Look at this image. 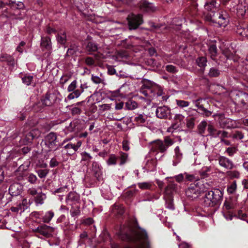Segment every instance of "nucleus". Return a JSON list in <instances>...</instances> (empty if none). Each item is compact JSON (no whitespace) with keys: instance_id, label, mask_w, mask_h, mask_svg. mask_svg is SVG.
<instances>
[{"instance_id":"nucleus-1","label":"nucleus","mask_w":248,"mask_h":248,"mask_svg":"<svg viewBox=\"0 0 248 248\" xmlns=\"http://www.w3.org/2000/svg\"><path fill=\"white\" fill-rule=\"evenodd\" d=\"M119 235L122 240L133 243L135 248H150L147 232L138 225L123 227Z\"/></svg>"},{"instance_id":"nucleus-2","label":"nucleus","mask_w":248,"mask_h":248,"mask_svg":"<svg viewBox=\"0 0 248 248\" xmlns=\"http://www.w3.org/2000/svg\"><path fill=\"white\" fill-rule=\"evenodd\" d=\"M223 193L219 189H214L207 191L204 198L203 203L207 207H213L220 202Z\"/></svg>"},{"instance_id":"nucleus-3","label":"nucleus","mask_w":248,"mask_h":248,"mask_svg":"<svg viewBox=\"0 0 248 248\" xmlns=\"http://www.w3.org/2000/svg\"><path fill=\"white\" fill-rule=\"evenodd\" d=\"M229 15L225 11L208 14L205 16L206 21L217 24L220 27H226L229 22Z\"/></svg>"},{"instance_id":"nucleus-4","label":"nucleus","mask_w":248,"mask_h":248,"mask_svg":"<svg viewBox=\"0 0 248 248\" xmlns=\"http://www.w3.org/2000/svg\"><path fill=\"white\" fill-rule=\"evenodd\" d=\"M130 30L136 29L143 22L141 15L131 14L127 17Z\"/></svg>"},{"instance_id":"nucleus-5","label":"nucleus","mask_w":248,"mask_h":248,"mask_svg":"<svg viewBox=\"0 0 248 248\" xmlns=\"http://www.w3.org/2000/svg\"><path fill=\"white\" fill-rule=\"evenodd\" d=\"M219 4L217 2L216 0H204V8L208 13H204V16L208 14L215 13L217 9Z\"/></svg>"},{"instance_id":"nucleus-6","label":"nucleus","mask_w":248,"mask_h":248,"mask_svg":"<svg viewBox=\"0 0 248 248\" xmlns=\"http://www.w3.org/2000/svg\"><path fill=\"white\" fill-rule=\"evenodd\" d=\"M219 123L222 128H235L237 126L236 121L230 118L224 117L222 114L219 115Z\"/></svg>"},{"instance_id":"nucleus-7","label":"nucleus","mask_w":248,"mask_h":248,"mask_svg":"<svg viewBox=\"0 0 248 248\" xmlns=\"http://www.w3.org/2000/svg\"><path fill=\"white\" fill-rule=\"evenodd\" d=\"M150 148L153 152L164 153L166 151V146L164 145V142L159 140L151 142Z\"/></svg>"},{"instance_id":"nucleus-8","label":"nucleus","mask_w":248,"mask_h":248,"mask_svg":"<svg viewBox=\"0 0 248 248\" xmlns=\"http://www.w3.org/2000/svg\"><path fill=\"white\" fill-rule=\"evenodd\" d=\"M57 139L56 134L53 132H50L45 137V145L47 146L50 150H52L57 145Z\"/></svg>"},{"instance_id":"nucleus-9","label":"nucleus","mask_w":248,"mask_h":248,"mask_svg":"<svg viewBox=\"0 0 248 248\" xmlns=\"http://www.w3.org/2000/svg\"><path fill=\"white\" fill-rule=\"evenodd\" d=\"M156 116L160 119H167L170 116V110L166 107H158L155 111Z\"/></svg>"},{"instance_id":"nucleus-10","label":"nucleus","mask_w":248,"mask_h":248,"mask_svg":"<svg viewBox=\"0 0 248 248\" xmlns=\"http://www.w3.org/2000/svg\"><path fill=\"white\" fill-rule=\"evenodd\" d=\"M82 141L78 140L76 142H71L64 146L63 148L70 154H73L77 152L82 145Z\"/></svg>"},{"instance_id":"nucleus-11","label":"nucleus","mask_w":248,"mask_h":248,"mask_svg":"<svg viewBox=\"0 0 248 248\" xmlns=\"http://www.w3.org/2000/svg\"><path fill=\"white\" fill-rule=\"evenodd\" d=\"M236 13L238 16H244L248 10V4L246 0H240L236 6Z\"/></svg>"},{"instance_id":"nucleus-12","label":"nucleus","mask_w":248,"mask_h":248,"mask_svg":"<svg viewBox=\"0 0 248 248\" xmlns=\"http://www.w3.org/2000/svg\"><path fill=\"white\" fill-rule=\"evenodd\" d=\"M23 188V186L19 183H14L10 186L9 193L12 196H16L21 193Z\"/></svg>"},{"instance_id":"nucleus-13","label":"nucleus","mask_w":248,"mask_h":248,"mask_svg":"<svg viewBox=\"0 0 248 248\" xmlns=\"http://www.w3.org/2000/svg\"><path fill=\"white\" fill-rule=\"evenodd\" d=\"M218 160L219 165L226 169L232 170L234 167L232 161L225 156H221Z\"/></svg>"},{"instance_id":"nucleus-14","label":"nucleus","mask_w":248,"mask_h":248,"mask_svg":"<svg viewBox=\"0 0 248 248\" xmlns=\"http://www.w3.org/2000/svg\"><path fill=\"white\" fill-rule=\"evenodd\" d=\"M186 195L192 199L198 198L200 194L199 188L196 185L190 186L186 191Z\"/></svg>"},{"instance_id":"nucleus-15","label":"nucleus","mask_w":248,"mask_h":248,"mask_svg":"<svg viewBox=\"0 0 248 248\" xmlns=\"http://www.w3.org/2000/svg\"><path fill=\"white\" fill-rule=\"evenodd\" d=\"M56 96L53 93H46L44 99L41 100L44 106H51L53 105L56 100Z\"/></svg>"},{"instance_id":"nucleus-16","label":"nucleus","mask_w":248,"mask_h":248,"mask_svg":"<svg viewBox=\"0 0 248 248\" xmlns=\"http://www.w3.org/2000/svg\"><path fill=\"white\" fill-rule=\"evenodd\" d=\"M204 103H206V101L202 99H198L194 102L195 105L202 110L205 116H209L211 115V112L208 110L204 107Z\"/></svg>"},{"instance_id":"nucleus-17","label":"nucleus","mask_w":248,"mask_h":248,"mask_svg":"<svg viewBox=\"0 0 248 248\" xmlns=\"http://www.w3.org/2000/svg\"><path fill=\"white\" fill-rule=\"evenodd\" d=\"M236 32L242 37H248V26L244 23L239 24L236 27Z\"/></svg>"},{"instance_id":"nucleus-18","label":"nucleus","mask_w":248,"mask_h":248,"mask_svg":"<svg viewBox=\"0 0 248 248\" xmlns=\"http://www.w3.org/2000/svg\"><path fill=\"white\" fill-rule=\"evenodd\" d=\"M40 131L37 129H33L25 136V139L27 143L31 142L34 138L38 137L40 135Z\"/></svg>"},{"instance_id":"nucleus-19","label":"nucleus","mask_w":248,"mask_h":248,"mask_svg":"<svg viewBox=\"0 0 248 248\" xmlns=\"http://www.w3.org/2000/svg\"><path fill=\"white\" fill-rule=\"evenodd\" d=\"M139 7L143 11L151 12L154 10V7L152 3H149L145 0H142L139 2Z\"/></svg>"},{"instance_id":"nucleus-20","label":"nucleus","mask_w":248,"mask_h":248,"mask_svg":"<svg viewBox=\"0 0 248 248\" xmlns=\"http://www.w3.org/2000/svg\"><path fill=\"white\" fill-rule=\"evenodd\" d=\"M92 170L94 174V176L99 179L102 175V167L97 162H93L92 163Z\"/></svg>"},{"instance_id":"nucleus-21","label":"nucleus","mask_w":248,"mask_h":248,"mask_svg":"<svg viewBox=\"0 0 248 248\" xmlns=\"http://www.w3.org/2000/svg\"><path fill=\"white\" fill-rule=\"evenodd\" d=\"M34 77L30 74H26L22 78V82L27 86H34L35 82H34Z\"/></svg>"},{"instance_id":"nucleus-22","label":"nucleus","mask_w":248,"mask_h":248,"mask_svg":"<svg viewBox=\"0 0 248 248\" xmlns=\"http://www.w3.org/2000/svg\"><path fill=\"white\" fill-rule=\"evenodd\" d=\"M175 155L173 157L172 164L174 166H176L179 162H180L182 158V154L180 153V149L177 146L174 149Z\"/></svg>"},{"instance_id":"nucleus-23","label":"nucleus","mask_w":248,"mask_h":248,"mask_svg":"<svg viewBox=\"0 0 248 248\" xmlns=\"http://www.w3.org/2000/svg\"><path fill=\"white\" fill-rule=\"evenodd\" d=\"M41 46L42 47L45 48L47 50H51L52 48L51 42L50 37H42Z\"/></svg>"},{"instance_id":"nucleus-24","label":"nucleus","mask_w":248,"mask_h":248,"mask_svg":"<svg viewBox=\"0 0 248 248\" xmlns=\"http://www.w3.org/2000/svg\"><path fill=\"white\" fill-rule=\"evenodd\" d=\"M0 61L5 62L9 65L14 66L15 60L14 58L7 54H2L0 57Z\"/></svg>"},{"instance_id":"nucleus-25","label":"nucleus","mask_w":248,"mask_h":248,"mask_svg":"<svg viewBox=\"0 0 248 248\" xmlns=\"http://www.w3.org/2000/svg\"><path fill=\"white\" fill-rule=\"evenodd\" d=\"M209 53L213 60H215L217 52L216 45L214 43H211L208 47Z\"/></svg>"},{"instance_id":"nucleus-26","label":"nucleus","mask_w":248,"mask_h":248,"mask_svg":"<svg viewBox=\"0 0 248 248\" xmlns=\"http://www.w3.org/2000/svg\"><path fill=\"white\" fill-rule=\"evenodd\" d=\"M147 119V116L143 114H140L135 117L134 122L138 125H141L144 124Z\"/></svg>"},{"instance_id":"nucleus-27","label":"nucleus","mask_w":248,"mask_h":248,"mask_svg":"<svg viewBox=\"0 0 248 248\" xmlns=\"http://www.w3.org/2000/svg\"><path fill=\"white\" fill-rule=\"evenodd\" d=\"M51 230H54V229L47 225H42L41 226V229H40L39 233L46 236L49 234V232H51Z\"/></svg>"},{"instance_id":"nucleus-28","label":"nucleus","mask_w":248,"mask_h":248,"mask_svg":"<svg viewBox=\"0 0 248 248\" xmlns=\"http://www.w3.org/2000/svg\"><path fill=\"white\" fill-rule=\"evenodd\" d=\"M34 198L35 202L37 204H42L44 203V201L46 198V196L42 192H39Z\"/></svg>"},{"instance_id":"nucleus-29","label":"nucleus","mask_w":248,"mask_h":248,"mask_svg":"<svg viewBox=\"0 0 248 248\" xmlns=\"http://www.w3.org/2000/svg\"><path fill=\"white\" fill-rule=\"evenodd\" d=\"M86 50L90 53L95 52L98 49V46L96 44L89 42L86 46Z\"/></svg>"},{"instance_id":"nucleus-30","label":"nucleus","mask_w":248,"mask_h":248,"mask_svg":"<svg viewBox=\"0 0 248 248\" xmlns=\"http://www.w3.org/2000/svg\"><path fill=\"white\" fill-rule=\"evenodd\" d=\"M54 216V213L52 211H49L46 212L42 217L43 221L45 223L49 222Z\"/></svg>"},{"instance_id":"nucleus-31","label":"nucleus","mask_w":248,"mask_h":248,"mask_svg":"<svg viewBox=\"0 0 248 248\" xmlns=\"http://www.w3.org/2000/svg\"><path fill=\"white\" fill-rule=\"evenodd\" d=\"M226 176L231 179L239 178L240 176V173L236 170H229L226 172Z\"/></svg>"},{"instance_id":"nucleus-32","label":"nucleus","mask_w":248,"mask_h":248,"mask_svg":"<svg viewBox=\"0 0 248 248\" xmlns=\"http://www.w3.org/2000/svg\"><path fill=\"white\" fill-rule=\"evenodd\" d=\"M56 39L58 43L62 45L65 44L66 41V36L64 32H61L56 36Z\"/></svg>"},{"instance_id":"nucleus-33","label":"nucleus","mask_w":248,"mask_h":248,"mask_svg":"<svg viewBox=\"0 0 248 248\" xmlns=\"http://www.w3.org/2000/svg\"><path fill=\"white\" fill-rule=\"evenodd\" d=\"M112 211L115 214L122 215L124 213V207L122 205H115L112 208Z\"/></svg>"},{"instance_id":"nucleus-34","label":"nucleus","mask_w":248,"mask_h":248,"mask_svg":"<svg viewBox=\"0 0 248 248\" xmlns=\"http://www.w3.org/2000/svg\"><path fill=\"white\" fill-rule=\"evenodd\" d=\"M78 199V196L75 192H70L67 195L66 200L67 202H69L77 201Z\"/></svg>"},{"instance_id":"nucleus-35","label":"nucleus","mask_w":248,"mask_h":248,"mask_svg":"<svg viewBox=\"0 0 248 248\" xmlns=\"http://www.w3.org/2000/svg\"><path fill=\"white\" fill-rule=\"evenodd\" d=\"M196 62L199 67L204 68L206 66L207 59L204 57H200L197 59Z\"/></svg>"},{"instance_id":"nucleus-36","label":"nucleus","mask_w":248,"mask_h":248,"mask_svg":"<svg viewBox=\"0 0 248 248\" xmlns=\"http://www.w3.org/2000/svg\"><path fill=\"white\" fill-rule=\"evenodd\" d=\"M117 157L113 154L109 155L108 159L107 160V164L108 165H116L117 161Z\"/></svg>"},{"instance_id":"nucleus-37","label":"nucleus","mask_w":248,"mask_h":248,"mask_svg":"<svg viewBox=\"0 0 248 248\" xmlns=\"http://www.w3.org/2000/svg\"><path fill=\"white\" fill-rule=\"evenodd\" d=\"M237 187L236 181H233L227 187V191L230 194H232L235 192Z\"/></svg>"},{"instance_id":"nucleus-38","label":"nucleus","mask_w":248,"mask_h":248,"mask_svg":"<svg viewBox=\"0 0 248 248\" xmlns=\"http://www.w3.org/2000/svg\"><path fill=\"white\" fill-rule=\"evenodd\" d=\"M138 186L141 189H149L152 186L151 182H142L138 184Z\"/></svg>"},{"instance_id":"nucleus-39","label":"nucleus","mask_w":248,"mask_h":248,"mask_svg":"<svg viewBox=\"0 0 248 248\" xmlns=\"http://www.w3.org/2000/svg\"><path fill=\"white\" fill-rule=\"evenodd\" d=\"M207 124L206 121H202L198 126V129L199 132L201 134H203L204 133L205 129Z\"/></svg>"},{"instance_id":"nucleus-40","label":"nucleus","mask_w":248,"mask_h":248,"mask_svg":"<svg viewBox=\"0 0 248 248\" xmlns=\"http://www.w3.org/2000/svg\"><path fill=\"white\" fill-rule=\"evenodd\" d=\"M177 105L181 108L187 107L189 105V102L183 100H176Z\"/></svg>"},{"instance_id":"nucleus-41","label":"nucleus","mask_w":248,"mask_h":248,"mask_svg":"<svg viewBox=\"0 0 248 248\" xmlns=\"http://www.w3.org/2000/svg\"><path fill=\"white\" fill-rule=\"evenodd\" d=\"M82 161H86L88 163L90 162L91 160L93 158V157L90 155V154L84 152L81 154Z\"/></svg>"},{"instance_id":"nucleus-42","label":"nucleus","mask_w":248,"mask_h":248,"mask_svg":"<svg viewBox=\"0 0 248 248\" xmlns=\"http://www.w3.org/2000/svg\"><path fill=\"white\" fill-rule=\"evenodd\" d=\"M31 203H32V202L30 200L24 199L23 200L22 202L21 203H19V205H22V210L25 211V210L28 208L29 205L31 204Z\"/></svg>"},{"instance_id":"nucleus-43","label":"nucleus","mask_w":248,"mask_h":248,"mask_svg":"<svg viewBox=\"0 0 248 248\" xmlns=\"http://www.w3.org/2000/svg\"><path fill=\"white\" fill-rule=\"evenodd\" d=\"M80 95V92L78 90H75L67 96V98L69 100L73 99L75 98H78Z\"/></svg>"},{"instance_id":"nucleus-44","label":"nucleus","mask_w":248,"mask_h":248,"mask_svg":"<svg viewBox=\"0 0 248 248\" xmlns=\"http://www.w3.org/2000/svg\"><path fill=\"white\" fill-rule=\"evenodd\" d=\"M127 158L128 155L126 153H121L120 155V159L121 160L120 165H122L124 164L127 161Z\"/></svg>"},{"instance_id":"nucleus-45","label":"nucleus","mask_w":248,"mask_h":248,"mask_svg":"<svg viewBox=\"0 0 248 248\" xmlns=\"http://www.w3.org/2000/svg\"><path fill=\"white\" fill-rule=\"evenodd\" d=\"M166 70L168 72L171 73H176L178 72V69L176 67L172 65H167L166 66Z\"/></svg>"},{"instance_id":"nucleus-46","label":"nucleus","mask_w":248,"mask_h":248,"mask_svg":"<svg viewBox=\"0 0 248 248\" xmlns=\"http://www.w3.org/2000/svg\"><path fill=\"white\" fill-rule=\"evenodd\" d=\"M37 178L36 176L33 173H30L28 177V181L31 184H34L36 183Z\"/></svg>"},{"instance_id":"nucleus-47","label":"nucleus","mask_w":248,"mask_h":248,"mask_svg":"<svg viewBox=\"0 0 248 248\" xmlns=\"http://www.w3.org/2000/svg\"><path fill=\"white\" fill-rule=\"evenodd\" d=\"M219 74L220 72L219 70L214 68H211L209 72V75L212 77H217L219 76Z\"/></svg>"},{"instance_id":"nucleus-48","label":"nucleus","mask_w":248,"mask_h":248,"mask_svg":"<svg viewBox=\"0 0 248 248\" xmlns=\"http://www.w3.org/2000/svg\"><path fill=\"white\" fill-rule=\"evenodd\" d=\"M77 80H75L73 81L71 84L68 86L67 88V91L68 92H73L76 90L77 87Z\"/></svg>"},{"instance_id":"nucleus-49","label":"nucleus","mask_w":248,"mask_h":248,"mask_svg":"<svg viewBox=\"0 0 248 248\" xmlns=\"http://www.w3.org/2000/svg\"><path fill=\"white\" fill-rule=\"evenodd\" d=\"M43 104L42 101H39L33 106V109L35 111H40L42 109Z\"/></svg>"},{"instance_id":"nucleus-50","label":"nucleus","mask_w":248,"mask_h":248,"mask_svg":"<svg viewBox=\"0 0 248 248\" xmlns=\"http://www.w3.org/2000/svg\"><path fill=\"white\" fill-rule=\"evenodd\" d=\"M236 148L235 147H228L226 149V152L229 156H232L236 152Z\"/></svg>"},{"instance_id":"nucleus-51","label":"nucleus","mask_w":248,"mask_h":248,"mask_svg":"<svg viewBox=\"0 0 248 248\" xmlns=\"http://www.w3.org/2000/svg\"><path fill=\"white\" fill-rule=\"evenodd\" d=\"M48 173V171L47 170H40L37 171L38 175L41 178L46 177Z\"/></svg>"},{"instance_id":"nucleus-52","label":"nucleus","mask_w":248,"mask_h":248,"mask_svg":"<svg viewBox=\"0 0 248 248\" xmlns=\"http://www.w3.org/2000/svg\"><path fill=\"white\" fill-rule=\"evenodd\" d=\"M71 113L72 115H77L81 113V109L78 107L76 106H73L71 109Z\"/></svg>"},{"instance_id":"nucleus-53","label":"nucleus","mask_w":248,"mask_h":248,"mask_svg":"<svg viewBox=\"0 0 248 248\" xmlns=\"http://www.w3.org/2000/svg\"><path fill=\"white\" fill-rule=\"evenodd\" d=\"M92 80L95 84L101 83L103 81V79L101 78L93 75L92 76Z\"/></svg>"},{"instance_id":"nucleus-54","label":"nucleus","mask_w":248,"mask_h":248,"mask_svg":"<svg viewBox=\"0 0 248 248\" xmlns=\"http://www.w3.org/2000/svg\"><path fill=\"white\" fill-rule=\"evenodd\" d=\"M164 144L165 146H166L167 150L169 146L172 145L173 144V141L169 137H167L164 139Z\"/></svg>"},{"instance_id":"nucleus-55","label":"nucleus","mask_w":248,"mask_h":248,"mask_svg":"<svg viewBox=\"0 0 248 248\" xmlns=\"http://www.w3.org/2000/svg\"><path fill=\"white\" fill-rule=\"evenodd\" d=\"M28 193L29 195H31L34 197L39 193L37 189L35 187L30 188L28 190Z\"/></svg>"},{"instance_id":"nucleus-56","label":"nucleus","mask_w":248,"mask_h":248,"mask_svg":"<svg viewBox=\"0 0 248 248\" xmlns=\"http://www.w3.org/2000/svg\"><path fill=\"white\" fill-rule=\"evenodd\" d=\"M238 217L241 219L247 220L248 222V217L245 213H243L242 211H239L238 213Z\"/></svg>"},{"instance_id":"nucleus-57","label":"nucleus","mask_w":248,"mask_h":248,"mask_svg":"<svg viewBox=\"0 0 248 248\" xmlns=\"http://www.w3.org/2000/svg\"><path fill=\"white\" fill-rule=\"evenodd\" d=\"M70 214L72 217H74L78 216L80 213L79 208H72L70 210Z\"/></svg>"},{"instance_id":"nucleus-58","label":"nucleus","mask_w":248,"mask_h":248,"mask_svg":"<svg viewBox=\"0 0 248 248\" xmlns=\"http://www.w3.org/2000/svg\"><path fill=\"white\" fill-rule=\"evenodd\" d=\"M187 127L189 129H192L194 126V119L193 118H190L187 119L186 121Z\"/></svg>"},{"instance_id":"nucleus-59","label":"nucleus","mask_w":248,"mask_h":248,"mask_svg":"<svg viewBox=\"0 0 248 248\" xmlns=\"http://www.w3.org/2000/svg\"><path fill=\"white\" fill-rule=\"evenodd\" d=\"M78 50V48L77 46H71L68 49L67 53L69 55H73Z\"/></svg>"},{"instance_id":"nucleus-60","label":"nucleus","mask_w":248,"mask_h":248,"mask_svg":"<svg viewBox=\"0 0 248 248\" xmlns=\"http://www.w3.org/2000/svg\"><path fill=\"white\" fill-rule=\"evenodd\" d=\"M232 138L237 140H242L244 138L243 133L240 131H236L232 135Z\"/></svg>"},{"instance_id":"nucleus-61","label":"nucleus","mask_w":248,"mask_h":248,"mask_svg":"<svg viewBox=\"0 0 248 248\" xmlns=\"http://www.w3.org/2000/svg\"><path fill=\"white\" fill-rule=\"evenodd\" d=\"M174 178L176 181L178 183H181L184 180L185 174L184 173H180L178 175H175Z\"/></svg>"},{"instance_id":"nucleus-62","label":"nucleus","mask_w":248,"mask_h":248,"mask_svg":"<svg viewBox=\"0 0 248 248\" xmlns=\"http://www.w3.org/2000/svg\"><path fill=\"white\" fill-rule=\"evenodd\" d=\"M184 118L185 117L181 114H176L174 117V119L176 123L183 122Z\"/></svg>"},{"instance_id":"nucleus-63","label":"nucleus","mask_w":248,"mask_h":248,"mask_svg":"<svg viewBox=\"0 0 248 248\" xmlns=\"http://www.w3.org/2000/svg\"><path fill=\"white\" fill-rule=\"evenodd\" d=\"M126 105L129 109H134L137 107V104L135 101L127 102Z\"/></svg>"},{"instance_id":"nucleus-64","label":"nucleus","mask_w":248,"mask_h":248,"mask_svg":"<svg viewBox=\"0 0 248 248\" xmlns=\"http://www.w3.org/2000/svg\"><path fill=\"white\" fill-rule=\"evenodd\" d=\"M224 217L227 219L229 220H231L233 216L232 214L230 212V211H227L225 212V211H224Z\"/></svg>"}]
</instances>
